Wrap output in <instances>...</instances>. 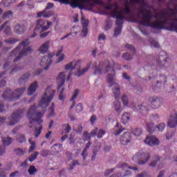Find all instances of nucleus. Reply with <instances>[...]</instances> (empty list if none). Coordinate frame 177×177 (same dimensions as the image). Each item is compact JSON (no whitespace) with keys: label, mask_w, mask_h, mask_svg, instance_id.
Masks as SVG:
<instances>
[{"label":"nucleus","mask_w":177,"mask_h":177,"mask_svg":"<svg viewBox=\"0 0 177 177\" xmlns=\"http://www.w3.org/2000/svg\"><path fill=\"white\" fill-rule=\"evenodd\" d=\"M157 85L159 84H167V77L165 75H160V81L156 82Z\"/></svg>","instance_id":"44"},{"label":"nucleus","mask_w":177,"mask_h":177,"mask_svg":"<svg viewBox=\"0 0 177 177\" xmlns=\"http://www.w3.org/2000/svg\"><path fill=\"white\" fill-rule=\"evenodd\" d=\"M80 111H82V104L81 103L77 104L76 106V112L80 113Z\"/></svg>","instance_id":"60"},{"label":"nucleus","mask_w":177,"mask_h":177,"mask_svg":"<svg viewBox=\"0 0 177 177\" xmlns=\"http://www.w3.org/2000/svg\"><path fill=\"white\" fill-rule=\"evenodd\" d=\"M168 59V55H167V53L165 51H161L159 53V59L156 61V63L159 67H164V65L165 63H167V59Z\"/></svg>","instance_id":"15"},{"label":"nucleus","mask_w":177,"mask_h":177,"mask_svg":"<svg viewBox=\"0 0 177 177\" xmlns=\"http://www.w3.org/2000/svg\"><path fill=\"white\" fill-rule=\"evenodd\" d=\"M92 63L88 62L86 66L81 71V60H77L76 62H70L69 64L65 66L66 70H71V71L76 70L74 73V75L76 77H81V75H84L85 73H88L89 68H91Z\"/></svg>","instance_id":"5"},{"label":"nucleus","mask_w":177,"mask_h":177,"mask_svg":"<svg viewBox=\"0 0 177 177\" xmlns=\"http://www.w3.org/2000/svg\"><path fill=\"white\" fill-rule=\"evenodd\" d=\"M149 42L154 48H160V44L153 39H149Z\"/></svg>","instance_id":"45"},{"label":"nucleus","mask_w":177,"mask_h":177,"mask_svg":"<svg viewBox=\"0 0 177 177\" xmlns=\"http://www.w3.org/2000/svg\"><path fill=\"white\" fill-rule=\"evenodd\" d=\"M15 154H17V156H24V154H26V153H27V149H23L21 148H17L15 149L14 150Z\"/></svg>","instance_id":"34"},{"label":"nucleus","mask_w":177,"mask_h":177,"mask_svg":"<svg viewBox=\"0 0 177 177\" xmlns=\"http://www.w3.org/2000/svg\"><path fill=\"white\" fill-rule=\"evenodd\" d=\"M121 100L124 106H128V104H129V100H128V97H127L125 94H124L122 96Z\"/></svg>","instance_id":"42"},{"label":"nucleus","mask_w":177,"mask_h":177,"mask_svg":"<svg viewBox=\"0 0 177 177\" xmlns=\"http://www.w3.org/2000/svg\"><path fill=\"white\" fill-rule=\"evenodd\" d=\"M111 16L113 17V19H116L115 24L117 27L122 28V24H124V21L122 20L125 19V17L122 15V11L117 9L113 10L111 12Z\"/></svg>","instance_id":"12"},{"label":"nucleus","mask_w":177,"mask_h":177,"mask_svg":"<svg viewBox=\"0 0 177 177\" xmlns=\"http://www.w3.org/2000/svg\"><path fill=\"white\" fill-rule=\"evenodd\" d=\"M31 74L30 73H25L23 77L19 80L18 82L20 84V85H23V84H26L27 82V80L30 78Z\"/></svg>","instance_id":"28"},{"label":"nucleus","mask_w":177,"mask_h":177,"mask_svg":"<svg viewBox=\"0 0 177 177\" xmlns=\"http://www.w3.org/2000/svg\"><path fill=\"white\" fill-rule=\"evenodd\" d=\"M125 48L133 52V53H136V50H135V47L132 44H126Z\"/></svg>","instance_id":"47"},{"label":"nucleus","mask_w":177,"mask_h":177,"mask_svg":"<svg viewBox=\"0 0 177 177\" xmlns=\"http://www.w3.org/2000/svg\"><path fill=\"white\" fill-rule=\"evenodd\" d=\"M156 129H158L160 132H162L165 129V124L161 123L159 125L156 126Z\"/></svg>","instance_id":"56"},{"label":"nucleus","mask_w":177,"mask_h":177,"mask_svg":"<svg viewBox=\"0 0 177 177\" xmlns=\"http://www.w3.org/2000/svg\"><path fill=\"white\" fill-rule=\"evenodd\" d=\"M64 93V89H62L59 95V100H64V95H63Z\"/></svg>","instance_id":"62"},{"label":"nucleus","mask_w":177,"mask_h":177,"mask_svg":"<svg viewBox=\"0 0 177 177\" xmlns=\"http://www.w3.org/2000/svg\"><path fill=\"white\" fill-rule=\"evenodd\" d=\"M48 111H49L48 117H53V115H55V103H52L51 106L48 109Z\"/></svg>","instance_id":"39"},{"label":"nucleus","mask_w":177,"mask_h":177,"mask_svg":"<svg viewBox=\"0 0 177 177\" xmlns=\"http://www.w3.org/2000/svg\"><path fill=\"white\" fill-rule=\"evenodd\" d=\"M138 109L140 110V114L142 115H147L149 113V104L147 102H143L140 106H138Z\"/></svg>","instance_id":"23"},{"label":"nucleus","mask_w":177,"mask_h":177,"mask_svg":"<svg viewBox=\"0 0 177 177\" xmlns=\"http://www.w3.org/2000/svg\"><path fill=\"white\" fill-rule=\"evenodd\" d=\"M111 70L112 74H109L106 81L109 85L114 84V75H115V71H114V62L105 60L100 62L99 65L95 68L94 74H106Z\"/></svg>","instance_id":"3"},{"label":"nucleus","mask_w":177,"mask_h":177,"mask_svg":"<svg viewBox=\"0 0 177 177\" xmlns=\"http://www.w3.org/2000/svg\"><path fill=\"white\" fill-rule=\"evenodd\" d=\"M55 2H59V3H65V5H70L73 9L79 8L80 9H85V6L81 3H85L86 0H54Z\"/></svg>","instance_id":"10"},{"label":"nucleus","mask_w":177,"mask_h":177,"mask_svg":"<svg viewBox=\"0 0 177 177\" xmlns=\"http://www.w3.org/2000/svg\"><path fill=\"white\" fill-rule=\"evenodd\" d=\"M156 129V127L154 126V123L151 122L147 124V130L149 132V133H153Z\"/></svg>","instance_id":"31"},{"label":"nucleus","mask_w":177,"mask_h":177,"mask_svg":"<svg viewBox=\"0 0 177 177\" xmlns=\"http://www.w3.org/2000/svg\"><path fill=\"white\" fill-rule=\"evenodd\" d=\"M168 127L169 128H176L177 127V112L176 111H174L170 115V119L169 120Z\"/></svg>","instance_id":"19"},{"label":"nucleus","mask_w":177,"mask_h":177,"mask_svg":"<svg viewBox=\"0 0 177 177\" xmlns=\"http://www.w3.org/2000/svg\"><path fill=\"white\" fill-rule=\"evenodd\" d=\"M97 120V117H96V115H92L90 118V122L91 125H94Z\"/></svg>","instance_id":"57"},{"label":"nucleus","mask_w":177,"mask_h":177,"mask_svg":"<svg viewBox=\"0 0 177 177\" xmlns=\"http://www.w3.org/2000/svg\"><path fill=\"white\" fill-rule=\"evenodd\" d=\"M4 32L6 34V35H12V29H10V26H7L4 30Z\"/></svg>","instance_id":"59"},{"label":"nucleus","mask_w":177,"mask_h":177,"mask_svg":"<svg viewBox=\"0 0 177 177\" xmlns=\"http://www.w3.org/2000/svg\"><path fill=\"white\" fill-rule=\"evenodd\" d=\"M122 12H124V13H127V15L131 13V7H129V3H128V2L124 3V8Z\"/></svg>","instance_id":"40"},{"label":"nucleus","mask_w":177,"mask_h":177,"mask_svg":"<svg viewBox=\"0 0 177 177\" xmlns=\"http://www.w3.org/2000/svg\"><path fill=\"white\" fill-rule=\"evenodd\" d=\"M29 41L28 39L22 41L19 46L11 52L10 55L8 57H13L14 56H17V55H19V56L14 59V63L19 62L23 56H26L28 53H31V52H32L31 46H28V45H30Z\"/></svg>","instance_id":"4"},{"label":"nucleus","mask_w":177,"mask_h":177,"mask_svg":"<svg viewBox=\"0 0 177 177\" xmlns=\"http://www.w3.org/2000/svg\"><path fill=\"white\" fill-rule=\"evenodd\" d=\"M91 136L88 133V131H84L83 133V140L86 142L88 140H91Z\"/></svg>","instance_id":"43"},{"label":"nucleus","mask_w":177,"mask_h":177,"mask_svg":"<svg viewBox=\"0 0 177 177\" xmlns=\"http://www.w3.org/2000/svg\"><path fill=\"white\" fill-rule=\"evenodd\" d=\"M49 44H50L49 40L43 44L39 48V52L41 53H46V52H48V49H49Z\"/></svg>","instance_id":"26"},{"label":"nucleus","mask_w":177,"mask_h":177,"mask_svg":"<svg viewBox=\"0 0 177 177\" xmlns=\"http://www.w3.org/2000/svg\"><path fill=\"white\" fill-rule=\"evenodd\" d=\"M122 57L124 59V60H131L132 55L128 53H125L122 55Z\"/></svg>","instance_id":"52"},{"label":"nucleus","mask_w":177,"mask_h":177,"mask_svg":"<svg viewBox=\"0 0 177 177\" xmlns=\"http://www.w3.org/2000/svg\"><path fill=\"white\" fill-rule=\"evenodd\" d=\"M38 152L35 151L33 154H32L29 158L28 160L30 162H32L35 160H36L37 157H38Z\"/></svg>","instance_id":"46"},{"label":"nucleus","mask_w":177,"mask_h":177,"mask_svg":"<svg viewBox=\"0 0 177 177\" xmlns=\"http://www.w3.org/2000/svg\"><path fill=\"white\" fill-rule=\"evenodd\" d=\"M131 3H140L141 6H147L145 3V0H130Z\"/></svg>","instance_id":"41"},{"label":"nucleus","mask_w":177,"mask_h":177,"mask_svg":"<svg viewBox=\"0 0 177 177\" xmlns=\"http://www.w3.org/2000/svg\"><path fill=\"white\" fill-rule=\"evenodd\" d=\"M120 168L121 169L120 173H118L116 174H113L111 176V177H124V176H128V175H130L131 174V170L132 169L133 171H138L139 169L138 167H131L129 166L128 164L124 162L122 163V165L120 166Z\"/></svg>","instance_id":"9"},{"label":"nucleus","mask_w":177,"mask_h":177,"mask_svg":"<svg viewBox=\"0 0 177 177\" xmlns=\"http://www.w3.org/2000/svg\"><path fill=\"white\" fill-rule=\"evenodd\" d=\"M2 142L3 146H9V145H10L12 142H13V140L12 139V138H2Z\"/></svg>","instance_id":"37"},{"label":"nucleus","mask_w":177,"mask_h":177,"mask_svg":"<svg viewBox=\"0 0 177 177\" xmlns=\"http://www.w3.org/2000/svg\"><path fill=\"white\" fill-rule=\"evenodd\" d=\"M164 174H165V171H161L159 172V174L157 177H163ZM136 177H150L149 176V174H147V172L143 171L140 174H138Z\"/></svg>","instance_id":"30"},{"label":"nucleus","mask_w":177,"mask_h":177,"mask_svg":"<svg viewBox=\"0 0 177 177\" xmlns=\"http://www.w3.org/2000/svg\"><path fill=\"white\" fill-rule=\"evenodd\" d=\"M92 145V142H91V141H89L86 145V147L84 148V149L83 150L81 156L83 157V160H86V153L88 151V149H89V147H91V145Z\"/></svg>","instance_id":"33"},{"label":"nucleus","mask_w":177,"mask_h":177,"mask_svg":"<svg viewBox=\"0 0 177 177\" xmlns=\"http://www.w3.org/2000/svg\"><path fill=\"white\" fill-rule=\"evenodd\" d=\"M148 102L150 103L151 109H160L162 106L163 100L160 97L151 96L149 97Z\"/></svg>","instance_id":"13"},{"label":"nucleus","mask_w":177,"mask_h":177,"mask_svg":"<svg viewBox=\"0 0 177 177\" xmlns=\"http://www.w3.org/2000/svg\"><path fill=\"white\" fill-rule=\"evenodd\" d=\"M19 174V171H15L10 174V177L17 176Z\"/></svg>","instance_id":"64"},{"label":"nucleus","mask_w":177,"mask_h":177,"mask_svg":"<svg viewBox=\"0 0 177 177\" xmlns=\"http://www.w3.org/2000/svg\"><path fill=\"white\" fill-rule=\"evenodd\" d=\"M17 140L19 142V143H24V142H26V136H24L23 134H21L19 135V138H17Z\"/></svg>","instance_id":"50"},{"label":"nucleus","mask_w":177,"mask_h":177,"mask_svg":"<svg viewBox=\"0 0 177 177\" xmlns=\"http://www.w3.org/2000/svg\"><path fill=\"white\" fill-rule=\"evenodd\" d=\"M170 12H165L164 10H160L158 15L160 19H157V15H153L150 10H141L140 15H142V19L140 21L141 26L145 27H151L155 30H167V31H174L177 32V17L175 16L176 9L167 8ZM154 17L156 21L151 22V19Z\"/></svg>","instance_id":"1"},{"label":"nucleus","mask_w":177,"mask_h":177,"mask_svg":"<svg viewBox=\"0 0 177 177\" xmlns=\"http://www.w3.org/2000/svg\"><path fill=\"white\" fill-rule=\"evenodd\" d=\"M28 172L29 175H31V176L35 175L36 172H38V169L35 168V166L31 165L28 169Z\"/></svg>","instance_id":"36"},{"label":"nucleus","mask_w":177,"mask_h":177,"mask_svg":"<svg viewBox=\"0 0 177 177\" xmlns=\"http://www.w3.org/2000/svg\"><path fill=\"white\" fill-rule=\"evenodd\" d=\"M14 31L16 34L21 35V34H24L26 31V26H24V25L17 24L14 28Z\"/></svg>","instance_id":"25"},{"label":"nucleus","mask_w":177,"mask_h":177,"mask_svg":"<svg viewBox=\"0 0 177 177\" xmlns=\"http://www.w3.org/2000/svg\"><path fill=\"white\" fill-rule=\"evenodd\" d=\"M115 102L113 103L115 106V110L117 113L120 114L121 113V102H120V95H121V91L120 89H114L113 91Z\"/></svg>","instance_id":"14"},{"label":"nucleus","mask_w":177,"mask_h":177,"mask_svg":"<svg viewBox=\"0 0 177 177\" xmlns=\"http://www.w3.org/2000/svg\"><path fill=\"white\" fill-rule=\"evenodd\" d=\"M19 39L14 38L12 39H6L4 42H6V44H16V42H19Z\"/></svg>","instance_id":"53"},{"label":"nucleus","mask_w":177,"mask_h":177,"mask_svg":"<svg viewBox=\"0 0 177 177\" xmlns=\"http://www.w3.org/2000/svg\"><path fill=\"white\" fill-rule=\"evenodd\" d=\"M133 161L138 160L139 165H144V164H146L150 160V153L140 150L133 156Z\"/></svg>","instance_id":"8"},{"label":"nucleus","mask_w":177,"mask_h":177,"mask_svg":"<svg viewBox=\"0 0 177 177\" xmlns=\"http://www.w3.org/2000/svg\"><path fill=\"white\" fill-rule=\"evenodd\" d=\"M153 161L149 164V166L150 167H156L157 165V162H158V161H160V156H155L153 158Z\"/></svg>","instance_id":"38"},{"label":"nucleus","mask_w":177,"mask_h":177,"mask_svg":"<svg viewBox=\"0 0 177 177\" xmlns=\"http://www.w3.org/2000/svg\"><path fill=\"white\" fill-rule=\"evenodd\" d=\"M76 165H80V162H78V160H73L72 162V164L70 165L69 170L71 171L74 169V167H75Z\"/></svg>","instance_id":"51"},{"label":"nucleus","mask_w":177,"mask_h":177,"mask_svg":"<svg viewBox=\"0 0 177 177\" xmlns=\"http://www.w3.org/2000/svg\"><path fill=\"white\" fill-rule=\"evenodd\" d=\"M38 88V82H34L28 88V89H37Z\"/></svg>","instance_id":"55"},{"label":"nucleus","mask_w":177,"mask_h":177,"mask_svg":"<svg viewBox=\"0 0 177 177\" xmlns=\"http://www.w3.org/2000/svg\"><path fill=\"white\" fill-rule=\"evenodd\" d=\"M8 175L6 174V171H4L3 169H0V177H6Z\"/></svg>","instance_id":"63"},{"label":"nucleus","mask_w":177,"mask_h":177,"mask_svg":"<svg viewBox=\"0 0 177 177\" xmlns=\"http://www.w3.org/2000/svg\"><path fill=\"white\" fill-rule=\"evenodd\" d=\"M104 135H106V131L103 129H100L97 134V138H98V139H102Z\"/></svg>","instance_id":"48"},{"label":"nucleus","mask_w":177,"mask_h":177,"mask_svg":"<svg viewBox=\"0 0 177 177\" xmlns=\"http://www.w3.org/2000/svg\"><path fill=\"white\" fill-rule=\"evenodd\" d=\"M57 89H61L62 86L66 83V72H62L57 77Z\"/></svg>","instance_id":"21"},{"label":"nucleus","mask_w":177,"mask_h":177,"mask_svg":"<svg viewBox=\"0 0 177 177\" xmlns=\"http://www.w3.org/2000/svg\"><path fill=\"white\" fill-rule=\"evenodd\" d=\"M122 30V28L117 26V28H115V29L114 37H117L118 35H120V34H121Z\"/></svg>","instance_id":"54"},{"label":"nucleus","mask_w":177,"mask_h":177,"mask_svg":"<svg viewBox=\"0 0 177 177\" xmlns=\"http://www.w3.org/2000/svg\"><path fill=\"white\" fill-rule=\"evenodd\" d=\"M82 34L83 37H86L88 32V27H89V21L85 19V17H82Z\"/></svg>","instance_id":"22"},{"label":"nucleus","mask_w":177,"mask_h":177,"mask_svg":"<svg viewBox=\"0 0 177 177\" xmlns=\"http://www.w3.org/2000/svg\"><path fill=\"white\" fill-rule=\"evenodd\" d=\"M142 129H135L133 131V134L135 136H140V134L142 133Z\"/></svg>","instance_id":"49"},{"label":"nucleus","mask_w":177,"mask_h":177,"mask_svg":"<svg viewBox=\"0 0 177 177\" xmlns=\"http://www.w3.org/2000/svg\"><path fill=\"white\" fill-rule=\"evenodd\" d=\"M144 142L146 145H148V146L160 145V140L154 136H147Z\"/></svg>","instance_id":"20"},{"label":"nucleus","mask_w":177,"mask_h":177,"mask_svg":"<svg viewBox=\"0 0 177 177\" xmlns=\"http://www.w3.org/2000/svg\"><path fill=\"white\" fill-rule=\"evenodd\" d=\"M129 21L130 23H138V22L139 21V20H138V19H136V18H135V17L131 16V17H129Z\"/></svg>","instance_id":"61"},{"label":"nucleus","mask_w":177,"mask_h":177,"mask_svg":"<svg viewBox=\"0 0 177 177\" xmlns=\"http://www.w3.org/2000/svg\"><path fill=\"white\" fill-rule=\"evenodd\" d=\"M46 24V21H45V20H37L36 23V28L34 30L33 35L30 36V38H35V37H37V32H38V31H39L40 32H44V31H46V30H48L49 27L52 26V22L48 21L47 24Z\"/></svg>","instance_id":"7"},{"label":"nucleus","mask_w":177,"mask_h":177,"mask_svg":"<svg viewBox=\"0 0 177 177\" xmlns=\"http://www.w3.org/2000/svg\"><path fill=\"white\" fill-rule=\"evenodd\" d=\"M54 6L55 5L52 3H48V5L45 8V10L37 13V17H50V16H52V11L47 12L46 10L52 9V8H53Z\"/></svg>","instance_id":"17"},{"label":"nucleus","mask_w":177,"mask_h":177,"mask_svg":"<svg viewBox=\"0 0 177 177\" xmlns=\"http://www.w3.org/2000/svg\"><path fill=\"white\" fill-rule=\"evenodd\" d=\"M55 90H46L39 103V107L42 109V111H37V110H38V106L33 105L30 106L27 113V117L30 121V124H37V125H40L39 129H35V138H38V136H39L42 132V125H41V124L44 122V120H41V118H42V117H44L45 115L46 107L49 106V103H50L53 97H55Z\"/></svg>","instance_id":"2"},{"label":"nucleus","mask_w":177,"mask_h":177,"mask_svg":"<svg viewBox=\"0 0 177 177\" xmlns=\"http://www.w3.org/2000/svg\"><path fill=\"white\" fill-rule=\"evenodd\" d=\"M121 145L127 146L132 140V134L129 132H124L120 138Z\"/></svg>","instance_id":"16"},{"label":"nucleus","mask_w":177,"mask_h":177,"mask_svg":"<svg viewBox=\"0 0 177 177\" xmlns=\"http://www.w3.org/2000/svg\"><path fill=\"white\" fill-rule=\"evenodd\" d=\"M131 120V114L129 113H124L122 115V122L125 124Z\"/></svg>","instance_id":"29"},{"label":"nucleus","mask_w":177,"mask_h":177,"mask_svg":"<svg viewBox=\"0 0 177 177\" xmlns=\"http://www.w3.org/2000/svg\"><path fill=\"white\" fill-rule=\"evenodd\" d=\"M70 131H71V126L70 124H64L62 125V133L69 134Z\"/></svg>","instance_id":"32"},{"label":"nucleus","mask_w":177,"mask_h":177,"mask_svg":"<svg viewBox=\"0 0 177 177\" xmlns=\"http://www.w3.org/2000/svg\"><path fill=\"white\" fill-rule=\"evenodd\" d=\"M97 131H99V129L97 127H95L94 129H93L90 133L91 136H92L93 138L96 136L97 135Z\"/></svg>","instance_id":"58"},{"label":"nucleus","mask_w":177,"mask_h":177,"mask_svg":"<svg viewBox=\"0 0 177 177\" xmlns=\"http://www.w3.org/2000/svg\"><path fill=\"white\" fill-rule=\"evenodd\" d=\"M63 149V145L62 144H55L51 147V151H53L54 155H57L62 153V149Z\"/></svg>","instance_id":"24"},{"label":"nucleus","mask_w":177,"mask_h":177,"mask_svg":"<svg viewBox=\"0 0 177 177\" xmlns=\"http://www.w3.org/2000/svg\"><path fill=\"white\" fill-rule=\"evenodd\" d=\"M78 95H80V90H75L73 95L71 99V102H73L72 105L71 106V109H74L75 106V99L78 97Z\"/></svg>","instance_id":"27"},{"label":"nucleus","mask_w":177,"mask_h":177,"mask_svg":"<svg viewBox=\"0 0 177 177\" xmlns=\"http://www.w3.org/2000/svg\"><path fill=\"white\" fill-rule=\"evenodd\" d=\"M13 17V12L10 10L6 11L3 12L2 19H12Z\"/></svg>","instance_id":"35"},{"label":"nucleus","mask_w":177,"mask_h":177,"mask_svg":"<svg viewBox=\"0 0 177 177\" xmlns=\"http://www.w3.org/2000/svg\"><path fill=\"white\" fill-rule=\"evenodd\" d=\"M50 64H52V56L50 55L44 56L40 62L41 67L46 66L44 70H48Z\"/></svg>","instance_id":"18"},{"label":"nucleus","mask_w":177,"mask_h":177,"mask_svg":"<svg viewBox=\"0 0 177 177\" xmlns=\"http://www.w3.org/2000/svg\"><path fill=\"white\" fill-rule=\"evenodd\" d=\"M24 91L23 89H15L14 91L7 89L3 92L2 97L4 100H8V102H16V100H19L21 97Z\"/></svg>","instance_id":"6"},{"label":"nucleus","mask_w":177,"mask_h":177,"mask_svg":"<svg viewBox=\"0 0 177 177\" xmlns=\"http://www.w3.org/2000/svg\"><path fill=\"white\" fill-rule=\"evenodd\" d=\"M23 115H24V109H18L10 115V122L8 123V125L9 127L16 125Z\"/></svg>","instance_id":"11"}]
</instances>
